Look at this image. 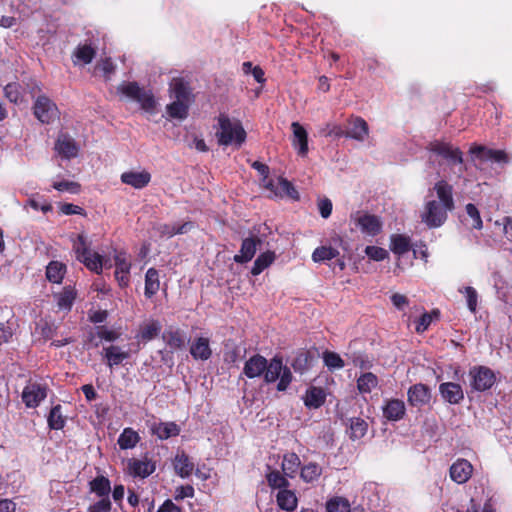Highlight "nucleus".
<instances>
[{"label":"nucleus","mask_w":512,"mask_h":512,"mask_svg":"<svg viewBox=\"0 0 512 512\" xmlns=\"http://www.w3.org/2000/svg\"><path fill=\"white\" fill-rule=\"evenodd\" d=\"M455 207L453 187L445 180L436 182L426 197L421 220L429 228H438L447 220Z\"/></svg>","instance_id":"f257e3e1"},{"label":"nucleus","mask_w":512,"mask_h":512,"mask_svg":"<svg viewBox=\"0 0 512 512\" xmlns=\"http://www.w3.org/2000/svg\"><path fill=\"white\" fill-rule=\"evenodd\" d=\"M243 374L250 379L263 375L264 381L268 384L279 379L278 391H285L293 379L290 368L283 365L280 357L275 356L268 362L265 357L259 354L251 356L245 362Z\"/></svg>","instance_id":"f03ea898"},{"label":"nucleus","mask_w":512,"mask_h":512,"mask_svg":"<svg viewBox=\"0 0 512 512\" xmlns=\"http://www.w3.org/2000/svg\"><path fill=\"white\" fill-rule=\"evenodd\" d=\"M215 137L221 146L240 147L246 140V132L237 119L226 114H220L214 125Z\"/></svg>","instance_id":"7ed1b4c3"},{"label":"nucleus","mask_w":512,"mask_h":512,"mask_svg":"<svg viewBox=\"0 0 512 512\" xmlns=\"http://www.w3.org/2000/svg\"><path fill=\"white\" fill-rule=\"evenodd\" d=\"M72 249L76 259L91 272L101 274L103 267L107 265L108 261L91 249V242L83 234H79L73 240Z\"/></svg>","instance_id":"20e7f679"},{"label":"nucleus","mask_w":512,"mask_h":512,"mask_svg":"<svg viewBox=\"0 0 512 512\" xmlns=\"http://www.w3.org/2000/svg\"><path fill=\"white\" fill-rule=\"evenodd\" d=\"M118 93L137 102L149 114L157 111V100L150 90L141 88L136 82H123L117 88Z\"/></svg>","instance_id":"39448f33"},{"label":"nucleus","mask_w":512,"mask_h":512,"mask_svg":"<svg viewBox=\"0 0 512 512\" xmlns=\"http://www.w3.org/2000/svg\"><path fill=\"white\" fill-rule=\"evenodd\" d=\"M471 386L477 391L490 389L495 381L496 375L493 370L486 366H474L469 371Z\"/></svg>","instance_id":"423d86ee"},{"label":"nucleus","mask_w":512,"mask_h":512,"mask_svg":"<svg viewBox=\"0 0 512 512\" xmlns=\"http://www.w3.org/2000/svg\"><path fill=\"white\" fill-rule=\"evenodd\" d=\"M429 150L431 152L443 157L444 159L448 160L452 164H458L459 165V169H458L459 177L462 175L463 170H464V168L462 166L463 157H462V152L460 151L459 148L454 147L449 143L435 141L430 144Z\"/></svg>","instance_id":"0eeeda50"},{"label":"nucleus","mask_w":512,"mask_h":512,"mask_svg":"<svg viewBox=\"0 0 512 512\" xmlns=\"http://www.w3.org/2000/svg\"><path fill=\"white\" fill-rule=\"evenodd\" d=\"M34 115L44 124H49L58 118V108L48 97L38 96L34 103Z\"/></svg>","instance_id":"6e6552de"},{"label":"nucleus","mask_w":512,"mask_h":512,"mask_svg":"<svg viewBox=\"0 0 512 512\" xmlns=\"http://www.w3.org/2000/svg\"><path fill=\"white\" fill-rule=\"evenodd\" d=\"M336 136H346L354 140L363 142L368 138L369 127L367 122L361 117H353L349 120L348 128L346 132H343L341 128L337 127L334 131Z\"/></svg>","instance_id":"1a4fd4ad"},{"label":"nucleus","mask_w":512,"mask_h":512,"mask_svg":"<svg viewBox=\"0 0 512 512\" xmlns=\"http://www.w3.org/2000/svg\"><path fill=\"white\" fill-rule=\"evenodd\" d=\"M48 387L46 385L30 382L22 391V401L28 408H36L47 397Z\"/></svg>","instance_id":"9d476101"},{"label":"nucleus","mask_w":512,"mask_h":512,"mask_svg":"<svg viewBox=\"0 0 512 512\" xmlns=\"http://www.w3.org/2000/svg\"><path fill=\"white\" fill-rule=\"evenodd\" d=\"M155 469V463L147 457L143 459L130 458L126 462L125 472L134 478H147Z\"/></svg>","instance_id":"9b49d317"},{"label":"nucleus","mask_w":512,"mask_h":512,"mask_svg":"<svg viewBox=\"0 0 512 512\" xmlns=\"http://www.w3.org/2000/svg\"><path fill=\"white\" fill-rule=\"evenodd\" d=\"M353 221L363 234L369 236L377 235L382 229V223L380 219L371 214L367 213H357L353 216Z\"/></svg>","instance_id":"f8f14e48"},{"label":"nucleus","mask_w":512,"mask_h":512,"mask_svg":"<svg viewBox=\"0 0 512 512\" xmlns=\"http://www.w3.org/2000/svg\"><path fill=\"white\" fill-rule=\"evenodd\" d=\"M147 426L152 435L160 440H166L177 436L180 433V427L175 422H162L157 419L147 421Z\"/></svg>","instance_id":"ddd939ff"},{"label":"nucleus","mask_w":512,"mask_h":512,"mask_svg":"<svg viewBox=\"0 0 512 512\" xmlns=\"http://www.w3.org/2000/svg\"><path fill=\"white\" fill-rule=\"evenodd\" d=\"M264 186L277 197H288L293 200L299 199V194L291 182L284 178L267 180Z\"/></svg>","instance_id":"4468645a"},{"label":"nucleus","mask_w":512,"mask_h":512,"mask_svg":"<svg viewBox=\"0 0 512 512\" xmlns=\"http://www.w3.org/2000/svg\"><path fill=\"white\" fill-rule=\"evenodd\" d=\"M292 138L291 143L300 157H306L309 152L308 133L299 122L291 123Z\"/></svg>","instance_id":"2eb2a0df"},{"label":"nucleus","mask_w":512,"mask_h":512,"mask_svg":"<svg viewBox=\"0 0 512 512\" xmlns=\"http://www.w3.org/2000/svg\"><path fill=\"white\" fill-rule=\"evenodd\" d=\"M473 474V465L466 459H457L449 469L452 481L457 484H464L469 481Z\"/></svg>","instance_id":"dca6fc26"},{"label":"nucleus","mask_w":512,"mask_h":512,"mask_svg":"<svg viewBox=\"0 0 512 512\" xmlns=\"http://www.w3.org/2000/svg\"><path fill=\"white\" fill-rule=\"evenodd\" d=\"M474 159L480 161H492L497 163L507 162V155L502 150H494L482 145H472L469 150Z\"/></svg>","instance_id":"f3484780"},{"label":"nucleus","mask_w":512,"mask_h":512,"mask_svg":"<svg viewBox=\"0 0 512 512\" xmlns=\"http://www.w3.org/2000/svg\"><path fill=\"white\" fill-rule=\"evenodd\" d=\"M115 278L121 287H126L130 281L131 262L125 252H118L114 256Z\"/></svg>","instance_id":"a211bd4d"},{"label":"nucleus","mask_w":512,"mask_h":512,"mask_svg":"<svg viewBox=\"0 0 512 512\" xmlns=\"http://www.w3.org/2000/svg\"><path fill=\"white\" fill-rule=\"evenodd\" d=\"M122 183L135 189H143L151 181V174L146 170H130L121 174Z\"/></svg>","instance_id":"6ab92c4d"},{"label":"nucleus","mask_w":512,"mask_h":512,"mask_svg":"<svg viewBox=\"0 0 512 512\" xmlns=\"http://www.w3.org/2000/svg\"><path fill=\"white\" fill-rule=\"evenodd\" d=\"M55 150L63 158L70 159L78 155L79 146L71 136L61 134L55 143Z\"/></svg>","instance_id":"aec40b11"},{"label":"nucleus","mask_w":512,"mask_h":512,"mask_svg":"<svg viewBox=\"0 0 512 512\" xmlns=\"http://www.w3.org/2000/svg\"><path fill=\"white\" fill-rule=\"evenodd\" d=\"M408 402L415 407H422L429 403L431 394L429 388L424 384H415L407 392Z\"/></svg>","instance_id":"412c9836"},{"label":"nucleus","mask_w":512,"mask_h":512,"mask_svg":"<svg viewBox=\"0 0 512 512\" xmlns=\"http://www.w3.org/2000/svg\"><path fill=\"white\" fill-rule=\"evenodd\" d=\"M439 392L442 398L450 404H458L464 398L462 387L453 382L440 384Z\"/></svg>","instance_id":"4be33fe9"},{"label":"nucleus","mask_w":512,"mask_h":512,"mask_svg":"<svg viewBox=\"0 0 512 512\" xmlns=\"http://www.w3.org/2000/svg\"><path fill=\"white\" fill-rule=\"evenodd\" d=\"M190 354L195 360H208L212 355L209 339L206 337L196 338L190 346Z\"/></svg>","instance_id":"5701e85b"},{"label":"nucleus","mask_w":512,"mask_h":512,"mask_svg":"<svg viewBox=\"0 0 512 512\" xmlns=\"http://www.w3.org/2000/svg\"><path fill=\"white\" fill-rule=\"evenodd\" d=\"M102 356L106 359L107 365L110 368L120 365L124 360L128 359L130 354L128 351L123 350L121 347L116 345H110L103 348Z\"/></svg>","instance_id":"b1692460"},{"label":"nucleus","mask_w":512,"mask_h":512,"mask_svg":"<svg viewBox=\"0 0 512 512\" xmlns=\"http://www.w3.org/2000/svg\"><path fill=\"white\" fill-rule=\"evenodd\" d=\"M406 408L402 400L390 399L383 406V416L389 421H398L403 418Z\"/></svg>","instance_id":"393cba45"},{"label":"nucleus","mask_w":512,"mask_h":512,"mask_svg":"<svg viewBox=\"0 0 512 512\" xmlns=\"http://www.w3.org/2000/svg\"><path fill=\"white\" fill-rule=\"evenodd\" d=\"M175 472L181 478H188L194 471V463L184 452H178L173 460Z\"/></svg>","instance_id":"a878e982"},{"label":"nucleus","mask_w":512,"mask_h":512,"mask_svg":"<svg viewBox=\"0 0 512 512\" xmlns=\"http://www.w3.org/2000/svg\"><path fill=\"white\" fill-rule=\"evenodd\" d=\"M260 240L256 238H246L243 240L240 253L234 256V261L236 263H247L249 262L255 255L257 250V245L260 244Z\"/></svg>","instance_id":"bb28decb"},{"label":"nucleus","mask_w":512,"mask_h":512,"mask_svg":"<svg viewBox=\"0 0 512 512\" xmlns=\"http://www.w3.org/2000/svg\"><path fill=\"white\" fill-rule=\"evenodd\" d=\"M326 399V393L323 388L312 386L306 390L303 398L304 404L310 409H317L321 407Z\"/></svg>","instance_id":"cd10ccee"},{"label":"nucleus","mask_w":512,"mask_h":512,"mask_svg":"<svg viewBox=\"0 0 512 512\" xmlns=\"http://www.w3.org/2000/svg\"><path fill=\"white\" fill-rule=\"evenodd\" d=\"M192 227V222H185L183 224H159L155 227V229L161 236L170 238L177 234L188 233Z\"/></svg>","instance_id":"c85d7f7f"},{"label":"nucleus","mask_w":512,"mask_h":512,"mask_svg":"<svg viewBox=\"0 0 512 512\" xmlns=\"http://www.w3.org/2000/svg\"><path fill=\"white\" fill-rule=\"evenodd\" d=\"M170 97L174 100L190 101V90L187 83L181 78H173L169 85Z\"/></svg>","instance_id":"c756f323"},{"label":"nucleus","mask_w":512,"mask_h":512,"mask_svg":"<svg viewBox=\"0 0 512 512\" xmlns=\"http://www.w3.org/2000/svg\"><path fill=\"white\" fill-rule=\"evenodd\" d=\"M162 338L172 351L182 349L185 346V336L179 329H167Z\"/></svg>","instance_id":"7c9ffc66"},{"label":"nucleus","mask_w":512,"mask_h":512,"mask_svg":"<svg viewBox=\"0 0 512 512\" xmlns=\"http://www.w3.org/2000/svg\"><path fill=\"white\" fill-rule=\"evenodd\" d=\"M411 249L410 237L402 234H393L390 237V250L397 256H402Z\"/></svg>","instance_id":"2f4dec72"},{"label":"nucleus","mask_w":512,"mask_h":512,"mask_svg":"<svg viewBox=\"0 0 512 512\" xmlns=\"http://www.w3.org/2000/svg\"><path fill=\"white\" fill-rule=\"evenodd\" d=\"M161 331V324L159 321L150 320L141 325L140 330L136 336L139 341L148 342L153 340L159 335Z\"/></svg>","instance_id":"473e14b6"},{"label":"nucleus","mask_w":512,"mask_h":512,"mask_svg":"<svg viewBox=\"0 0 512 512\" xmlns=\"http://www.w3.org/2000/svg\"><path fill=\"white\" fill-rule=\"evenodd\" d=\"M160 289L159 272L155 268H149L145 274L144 294L147 298H152Z\"/></svg>","instance_id":"72a5a7b5"},{"label":"nucleus","mask_w":512,"mask_h":512,"mask_svg":"<svg viewBox=\"0 0 512 512\" xmlns=\"http://www.w3.org/2000/svg\"><path fill=\"white\" fill-rule=\"evenodd\" d=\"M278 506L286 511H293L297 507L298 499L295 492L286 488L278 491L276 496Z\"/></svg>","instance_id":"f704fd0d"},{"label":"nucleus","mask_w":512,"mask_h":512,"mask_svg":"<svg viewBox=\"0 0 512 512\" xmlns=\"http://www.w3.org/2000/svg\"><path fill=\"white\" fill-rule=\"evenodd\" d=\"M77 292L74 287L66 286L61 292L55 295L57 306L62 310H71L73 303L76 299Z\"/></svg>","instance_id":"c9c22d12"},{"label":"nucleus","mask_w":512,"mask_h":512,"mask_svg":"<svg viewBox=\"0 0 512 512\" xmlns=\"http://www.w3.org/2000/svg\"><path fill=\"white\" fill-rule=\"evenodd\" d=\"M190 101L174 100L166 107V112L170 118L184 120L188 116Z\"/></svg>","instance_id":"e433bc0d"},{"label":"nucleus","mask_w":512,"mask_h":512,"mask_svg":"<svg viewBox=\"0 0 512 512\" xmlns=\"http://www.w3.org/2000/svg\"><path fill=\"white\" fill-rule=\"evenodd\" d=\"M322 472L323 469L319 464L315 462H309L301 468L300 478L305 483H314L319 480Z\"/></svg>","instance_id":"4c0bfd02"},{"label":"nucleus","mask_w":512,"mask_h":512,"mask_svg":"<svg viewBox=\"0 0 512 512\" xmlns=\"http://www.w3.org/2000/svg\"><path fill=\"white\" fill-rule=\"evenodd\" d=\"M140 441L138 432L132 428H125L118 438V445L122 450L133 449Z\"/></svg>","instance_id":"58836bf2"},{"label":"nucleus","mask_w":512,"mask_h":512,"mask_svg":"<svg viewBox=\"0 0 512 512\" xmlns=\"http://www.w3.org/2000/svg\"><path fill=\"white\" fill-rule=\"evenodd\" d=\"M300 466V458L295 453H287L284 455L281 468L286 477H295Z\"/></svg>","instance_id":"ea45409f"},{"label":"nucleus","mask_w":512,"mask_h":512,"mask_svg":"<svg viewBox=\"0 0 512 512\" xmlns=\"http://www.w3.org/2000/svg\"><path fill=\"white\" fill-rule=\"evenodd\" d=\"M367 429L368 424L362 418L355 417L349 420V437L352 440H358L364 437Z\"/></svg>","instance_id":"a19ab883"},{"label":"nucleus","mask_w":512,"mask_h":512,"mask_svg":"<svg viewBox=\"0 0 512 512\" xmlns=\"http://www.w3.org/2000/svg\"><path fill=\"white\" fill-rule=\"evenodd\" d=\"M275 260V253L272 251H266L261 253L255 260L254 265L251 269V273L254 276L259 275L263 270L269 267Z\"/></svg>","instance_id":"79ce46f5"},{"label":"nucleus","mask_w":512,"mask_h":512,"mask_svg":"<svg viewBox=\"0 0 512 512\" xmlns=\"http://www.w3.org/2000/svg\"><path fill=\"white\" fill-rule=\"evenodd\" d=\"M66 272V266L58 261H52L46 268V277L50 282L60 283Z\"/></svg>","instance_id":"37998d69"},{"label":"nucleus","mask_w":512,"mask_h":512,"mask_svg":"<svg viewBox=\"0 0 512 512\" xmlns=\"http://www.w3.org/2000/svg\"><path fill=\"white\" fill-rule=\"evenodd\" d=\"M90 489L97 496L106 498L111 490L110 481L104 476H98L90 482Z\"/></svg>","instance_id":"c03bdc74"},{"label":"nucleus","mask_w":512,"mask_h":512,"mask_svg":"<svg viewBox=\"0 0 512 512\" xmlns=\"http://www.w3.org/2000/svg\"><path fill=\"white\" fill-rule=\"evenodd\" d=\"M378 385V378L371 372L363 373L357 380V388L360 393H370Z\"/></svg>","instance_id":"a18cd8bd"},{"label":"nucleus","mask_w":512,"mask_h":512,"mask_svg":"<svg viewBox=\"0 0 512 512\" xmlns=\"http://www.w3.org/2000/svg\"><path fill=\"white\" fill-rule=\"evenodd\" d=\"M95 56V49L88 44L79 45L74 52L75 64H89Z\"/></svg>","instance_id":"49530a36"},{"label":"nucleus","mask_w":512,"mask_h":512,"mask_svg":"<svg viewBox=\"0 0 512 512\" xmlns=\"http://www.w3.org/2000/svg\"><path fill=\"white\" fill-rule=\"evenodd\" d=\"M47 421L49 427L54 430H60L65 426L66 419L62 413L61 405H56L51 409Z\"/></svg>","instance_id":"de8ad7c7"},{"label":"nucleus","mask_w":512,"mask_h":512,"mask_svg":"<svg viewBox=\"0 0 512 512\" xmlns=\"http://www.w3.org/2000/svg\"><path fill=\"white\" fill-rule=\"evenodd\" d=\"M339 255L337 249L330 246L317 247L312 253V260L316 263L332 260Z\"/></svg>","instance_id":"09e8293b"},{"label":"nucleus","mask_w":512,"mask_h":512,"mask_svg":"<svg viewBox=\"0 0 512 512\" xmlns=\"http://www.w3.org/2000/svg\"><path fill=\"white\" fill-rule=\"evenodd\" d=\"M266 479L268 485L272 489H278L279 491L282 489H286L289 486V482L285 476H283L278 470H272L267 473Z\"/></svg>","instance_id":"8fccbe9b"},{"label":"nucleus","mask_w":512,"mask_h":512,"mask_svg":"<svg viewBox=\"0 0 512 512\" xmlns=\"http://www.w3.org/2000/svg\"><path fill=\"white\" fill-rule=\"evenodd\" d=\"M458 292L465 296L469 311L475 314L477 312L478 305V293L475 290V288L471 286H466L463 288H459Z\"/></svg>","instance_id":"3c124183"},{"label":"nucleus","mask_w":512,"mask_h":512,"mask_svg":"<svg viewBox=\"0 0 512 512\" xmlns=\"http://www.w3.org/2000/svg\"><path fill=\"white\" fill-rule=\"evenodd\" d=\"M327 512H350V503L344 497H333L326 503Z\"/></svg>","instance_id":"603ef678"},{"label":"nucleus","mask_w":512,"mask_h":512,"mask_svg":"<svg viewBox=\"0 0 512 512\" xmlns=\"http://www.w3.org/2000/svg\"><path fill=\"white\" fill-rule=\"evenodd\" d=\"M5 97L14 104H18L22 101L21 87L17 83H9L4 87Z\"/></svg>","instance_id":"864d4df0"},{"label":"nucleus","mask_w":512,"mask_h":512,"mask_svg":"<svg viewBox=\"0 0 512 512\" xmlns=\"http://www.w3.org/2000/svg\"><path fill=\"white\" fill-rule=\"evenodd\" d=\"M323 361L330 370L341 369L344 367V361L340 355L335 352H324Z\"/></svg>","instance_id":"5fc2aeb1"},{"label":"nucleus","mask_w":512,"mask_h":512,"mask_svg":"<svg viewBox=\"0 0 512 512\" xmlns=\"http://www.w3.org/2000/svg\"><path fill=\"white\" fill-rule=\"evenodd\" d=\"M53 188L59 192H68L70 194H78L80 192V184L68 180L55 181Z\"/></svg>","instance_id":"6e6d98bb"},{"label":"nucleus","mask_w":512,"mask_h":512,"mask_svg":"<svg viewBox=\"0 0 512 512\" xmlns=\"http://www.w3.org/2000/svg\"><path fill=\"white\" fill-rule=\"evenodd\" d=\"M365 254L369 259L374 261H383L388 257V252L384 248L378 246H367L365 248Z\"/></svg>","instance_id":"4d7b16f0"},{"label":"nucleus","mask_w":512,"mask_h":512,"mask_svg":"<svg viewBox=\"0 0 512 512\" xmlns=\"http://www.w3.org/2000/svg\"><path fill=\"white\" fill-rule=\"evenodd\" d=\"M439 315L438 311H433L431 313H424L420 319L418 320V323L416 325V331L418 333L424 332L432 323V321L437 318Z\"/></svg>","instance_id":"13d9d810"},{"label":"nucleus","mask_w":512,"mask_h":512,"mask_svg":"<svg viewBox=\"0 0 512 512\" xmlns=\"http://www.w3.org/2000/svg\"><path fill=\"white\" fill-rule=\"evenodd\" d=\"M465 209L468 216L472 219V226L475 229H481L483 223L477 207L474 204L469 203L466 205Z\"/></svg>","instance_id":"bf43d9fd"},{"label":"nucleus","mask_w":512,"mask_h":512,"mask_svg":"<svg viewBox=\"0 0 512 512\" xmlns=\"http://www.w3.org/2000/svg\"><path fill=\"white\" fill-rule=\"evenodd\" d=\"M96 334L100 339H103L108 342H113L120 337V333L107 328L106 326L97 327Z\"/></svg>","instance_id":"052dcab7"},{"label":"nucleus","mask_w":512,"mask_h":512,"mask_svg":"<svg viewBox=\"0 0 512 512\" xmlns=\"http://www.w3.org/2000/svg\"><path fill=\"white\" fill-rule=\"evenodd\" d=\"M111 510V502L109 497L101 498L99 501L90 505L88 508V512H110Z\"/></svg>","instance_id":"680f3d73"},{"label":"nucleus","mask_w":512,"mask_h":512,"mask_svg":"<svg viewBox=\"0 0 512 512\" xmlns=\"http://www.w3.org/2000/svg\"><path fill=\"white\" fill-rule=\"evenodd\" d=\"M194 497V488L191 485H182L175 490V500H183L185 498Z\"/></svg>","instance_id":"e2e57ef3"},{"label":"nucleus","mask_w":512,"mask_h":512,"mask_svg":"<svg viewBox=\"0 0 512 512\" xmlns=\"http://www.w3.org/2000/svg\"><path fill=\"white\" fill-rule=\"evenodd\" d=\"M36 331H38L44 339L52 338L55 333L53 325L49 324L48 322L39 323L37 325Z\"/></svg>","instance_id":"0e129e2a"},{"label":"nucleus","mask_w":512,"mask_h":512,"mask_svg":"<svg viewBox=\"0 0 512 512\" xmlns=\"http://www.w3.org/2000/svg\"><path fill=\"white\" fill-rule=\"evenodd\" d=\"M391 302L394 305L395 308L398 310H404L405 307L408 306L409 300L408 298L400 293H394L391 295Z\"/></svg>","instance_id":"69168bd1"},{"label":"nucleus","mask_w":512,"mask_h":512,"mask_svg":"<svg viewBox=\"0 0 512 512\" xmlns=\"http://www.w3.org/2000/svg\"><path fill=\"white\" fill-rule=\"evenodd\" d=\"M190 148H195L199 152H207L209 150L204 139L197 135L191 136V142L188 143Z\"/></svg>","instance_id":"338daca9"},{"label":"nucleus","mask_w":512,"mask_h":512,"mask_svg":"<svg viewBox=\"0 0 512 512\" xmlns=\"http://www.w3.org/2000/svg\"><path fill=\"white\" fill-rule=\"evenodd\" d=\"M318 209L323 218H328L332 212V202L328 198L319 200Z\"/></svg>","instance_id":"774afa93"}]
</instances>
